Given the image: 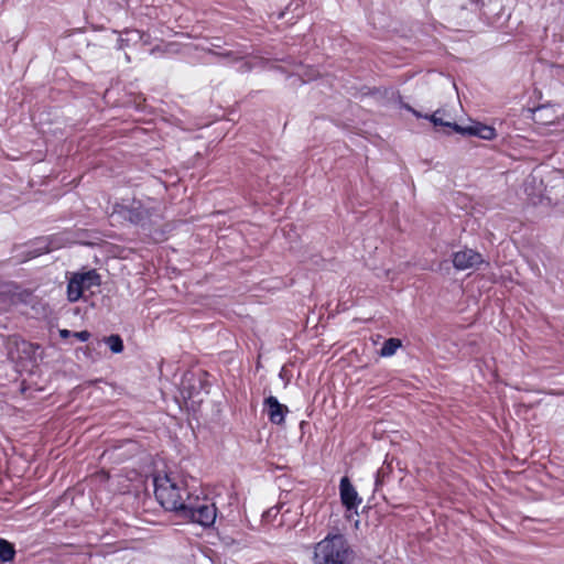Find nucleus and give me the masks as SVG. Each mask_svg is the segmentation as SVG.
I'll list each match as a JSON object with an SVG mask.
<instances>
[{"label": "nucleus", "mask_w": 564, "mask_h": 564, "mask_svg": "<svg viewBox=\"0 0 564 564\" xmlns=\"http://www.w3.org/2000/svg\"><path fill=\"white\" fill-rule=\"evenodd\" d=\"M153 484L158 502L165 510L180 514L187 502V496H192L187 481L177 474L165 473L155 475Z\"/></svg>", "instance_id": "obj_1"}, {"label": "nucleus", "mask_w": 564, "mask_h": 564, "mask_svg": "<svg viewBox=\"0 0 564 564\" xmlns=\"http://www.w3.org/2000/svg\"><path fill=\"white\" fill-rule=\"evenodd\" d=\"M355 552L343 534H328L314 545V564H355Z\"/></svg>", "instance_id": "obj_2"}, {"label": "nucleus", "mask_w": 564, "mask_h": 564, "mask_svg": "<svg viewBox=\"0 0 564 564\" xmlns=\"http://www.w3.org/2000/svg\"><path fill=\"white\" fill-rule=\"evenodd\" d=\"M111 217L129 221L130 224L145 227L156 223L160 214L155 207L147 206L139 200L129 205L116 203L112 207Z\"/></svg>", "instance_id": "obj_3"}, {"label": "nucleus", "mask_w": 564, "mask_h": 564, "mask_svg": "<svg viewBox=\"0 0 564 564\" xmlns=\"http://www.w3.org/2000/svg\"><path fill=\"white\" fill-rule=\"evenodd\" d=\"M204 528L212 527L217 518V508L207 497L187 496V502L178 514Z\"/></svg>", "instance_id": "obj_4"}, {"label": "nucleus", "mask_w": 564, "mask_h": 564, "mask_svg": "<svg viewBox=\"0 0 564 564\" xmlns=\"http://www.w3.org/2000/svg\"><path fill=\"white\" fill-rule=\"evenodd\" d=\"M100 285V275L96 270H89L83 273H74L67 283V299L69 302H77L85 291L93 286Z\"/></svg>", "instance_id": "obj_5"}, {"label": "nucleus", "mask_w": 564, "mask_h": 564, "mask_svg": "<svg viewBox=\"0 0 564 564\" xmlns=\"http://www.w3.org/2000/svg\"><path fill=\"white\" fill-rule=\"evenodd\" d=\"M452 262L456 270L464 271L477 269L484 262V258L473 249H464L453 253Z\"/></svg>", "instance_id": "obj_6"}, {"label": "nucleus", "mask_w": 564, "mask_h": 564, "mask_svg": "<svg viewBox=\"0 0 564 564\" xmlns=\"http://www.w3.org/2000/svg\"><path fill=\"white\" fill-rule=\"evenodd\" d=\"M339 495L343 506L348 511H357L359 505L362 502V499L359 497L357 490L347 476L340 479Z\"/></svg>", "instance_id": "obj_7"}, {"label": "nucleus", "mask_w": 564, "mask_h": 564, "mask_svg": "<svg viewBox=\"0 0 564 564\" xmlns=\"http://www.w3.org/2000/svg\"><path fill=\"white\" fill-rule=\"evenodd\" d=\"M453 130L459 134L474 135L482 140H492L497 135L495 128L480 122H476L466 127L453 123Z\"/></svg>", "instance_id": "obj_8"}, {"label": "nucleus", "mask_w": 564, "mask_h": 564, "mask_svg": "<svg viewBox=\"0 0 564 564\" xmlns=\"http://www.w3.org/2000/svg\"><path fill=\"white\" fill-rule=\"evenodd\" d=\"M264 410L267 411L269 421L272 424L281 425L284 423L285 414L289 412L286 405L279 402V400L270 395L263 401Z\"/></svg>", "instance_id": "obj_9"}, {"label": "nucleus", "mask_w": 564, "mask_h": 564, "mask_svg": "<svg viewBox=\"0 0 564 564\" xmlns=\"http://www.w3.org/2000/svg\"><path fill=\"white\" fill-rule=\"evenodd\" d=\"M533 119L540 124L547 126L554 123L557 116L552 106L543 105L533 110Z\"/></svg>", "instance_id": "obj_10"}, {"label": "nucleus", "mask_w": 564, "mask_h": 564, "mask_svg": "<svg viewBox=\"0 0 564 564\" xmlns=\"http://www.w3.org/2000/svg\"><path fill=\"white\" fill-rule=\"evenodd\" d=\"M142 37L138 30H126L117 41V48L123 50L130 45V43H137Z\"/></svg>", "instance_id": "obj_11"}, {"label": "nucleus", "mask_w": 564, "mask_h": 564, "mask_svg": "<svg viewBox=\"0 0 564 564\" xmlns=\"http://www.w3.org/2000/svg\"><path fill=\"white\" fill-rule=\"evenodd\" d=\"M401 346H402V343L399 338H394V337L389 338L383 343V345L379 351V355L381 357H391L397 352V350Z\"/></svg>", "instance_id": "obj_12"}, {"label": "nucleus", "mask_w": 564, "mask_h": 564, "mask_svg": "<svg viewBox=\"0 0 564 564\" xmlns=\"http://www.w3.org/2000/svg\"><path fill=\"white\" fill-rule=\"evenodd\" d=\"M105 343L113 354H120L124 348L123 340L119 335H110L106 337Z\"/></svg>", "instance_id": "obj_13"}, {"label": "nucleus", "mask_w": 564, "mask_h": 564, "mask_svg": "<svg viewBox=\"0 0 564 564\" xmlns=\"http://www.w3.org/2000/svg\"><path fill=\"white\" fill-rule=\"evenodd\" d=\"M392 473L390 464H383L376 474L375 487L378 490L386 481V478Z\"/></svg>", "instance_id": "obj_14"}, {"label": "nucleus", "mask_w": 564, "mask_h": 564, "mask_svg": "<svg viewBox=\"0 0 564 564\" xmlns=\"http://www.w3.org/2000/svg\"><path fill=\"white\" fill-rule=\"evenodd\" d=\"M440 113H441V111L437 110L434 113H432L431 116H425V118L429 119L435 127L440 126V127H448V128L453 129V123L454 122L444 121L438 116Z\"/></svg>", "instance_id": "obj_15"}, {"label": "nucleus", "mask_w": 564, "mask_h": 564, "mask_svg": "<svg viewBox=\"0 0 564 564\" xmlns=\"http://www.w3.org/2000/svg\"><path fill=\"white\" fill-rule=\"evenodd\" d=\"M215 55L220 56L223 58H227L230 62H237L239 59H242V57H243V54L241 52H234V51L215 53Z\"/></svg>", "instance_id": "obj_16"}, {"label": "nucleus", "mask_w": 564, "mask_h": 564, "mask_svg": "<svg viewBox=\"0 0 564 564\" xmlns=\"http://www.w3.org/2000/svg\"><path fill=\"white\" fill-rule=\"evenodd\" d=\"M73 337L80 341H87L90 338V333L88 330L73 332Z\"/></svg>", "instance_id": "obj_17"}, {"label": "nucleus", "mask_w": 564, "mask_h": 564, "mask_svg": "<svg viewBox=\"0 0 564 564\" xmlns=\"http://www.w3.org/2000/svg\"><path fill=\"white\" fill-rule=\"evenodd\" d=\"M59 336L62 338L73 337V332H70L68 329H59Z\"/></svg>", "instance_id": "obj_18"}, {"label": "nucleus", "mask_w": 564, "mask_h": 564, "mask_svg": "<svg viewBox=\"0 0 564 564\" xmlns=\"http://www.w3.org/2000/svg\"><path fill=\"white\" fill-rule=\"evenodd\" d=\"M206 376L205 372H202L198 377V383H199V389H204V382H203V377Z\"/></svg>", "instance_id": "obj_19"}, {"label": "nucleus", "mask_w": 564, "mask_h": 564, "mask_svg": "<svg viewBox=\"0 0 564 564\" xmlns=\"http://www.w3.org/2000/svg\"><path fill=\"white\" fill-rule=\"evenodd\" d=\"M273 511L275 512V514L279 512V509L278 508H272L270 510L267 511V514L268 516H273Z\"/></svg>", "instance_id": "obj_20"}, {"label": "nucleus", "mask_w": 564, "mask_h": 564, "mask_svg": "<svg viewBox=\"0 0 564 564\" xmlns=\"http://www.w3.org/2000/svg\"><path fill=\"white\" fill-rule=\"evenodd\" d=\"M273 511L275 512V514L279 512V509L278 508H272L270 510L267 511V514L268 516H273Z\"/></svg>", "instance_id": "obj_21"}, {"label": "nucleus", "mask_w": 564, "mask_h": 564, "mask_svg": "<svg viewBox=\"0 0 564 564\" xmlns=\"http://www.w3.org/2000/svg\"><path fill=\"white\" fill-rule=\"evenodd\" d=\"M408 109L417 118L422 117L420 112H417L416 110L412 109L411 107H408Z\"/></svg>", "instance_id": "obj_22"}, {"label": "nucleus", "mask_w": 564, "mask_h": 564, "mask_svg": "<svg viewBox=\"0 0 564 564\" xmlns=\"http://www.w3.org/2000/svg\"><path fill=\"white\" fill-rule=\"evenodd\" d=\"M561 69H564V66H556L555 74L558 75Z\"/></svg>", "instance_id": "obj_23"}]
</instances>
